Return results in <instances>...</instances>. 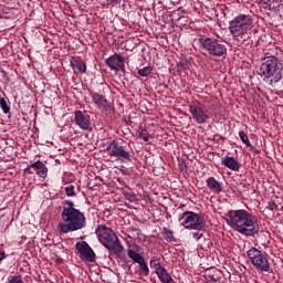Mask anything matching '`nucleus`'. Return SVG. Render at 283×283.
I'll use <instances>...</instances> for the list:
<instances>
[{
    "label": "nucleus",
    "mask_w": 283,
    "mask_h": 283,
    "mask_svg": "<svg viewBox=\"0 0 283 283\" xmlns=\"http://www.w3.org/2000/svg\"><path fill=\"white\" fill-rule=\"evenodd\" d=\"M192 238H195V240H200V238H202V233L193 232Z\"/></svg>",
    "instance_id": "72a5a7b5"
},
{
    "label": "nucleus",
    "mask_w": 283,
    "mask_h": 283,
    "mask_svg": "<svg viewBox=\"0 0 283 283\" xmlns=\"http://www.w3.org/2000/svg\"><path fill=\"white\" fill-rule=\"evenodd\" d=\"M188 67H189V64L187 62H179L177 64V71L179 73L185 72V70H188Z\"/></svg>",
    "instance_id": "c85d7f7f"
},
{
    "label": "nucleus",
    "mask_w": 283,
    "mask_h": 283,
    "mask_svg": "<svg viewBox=\"0 0 283 283\" xmlns=\"http://www.w3.org/2000/svg\"><path fill=\"white\" fill-rule=\"evenodd\" d=\"M268 209H269L270 211H277V209H279V208H277V203H275V201H270Z\"/></svg>",
    "instance_id": "7c9ffc66"
},
{
    "label": "nucleus",
    "mask_w": 283,
    "mask_h": 283,
    "mask_svg": "<svg viewBox=\"0 0 283 283\" xmlns=\"http://www.w3.org/2000/svg\"><path fill=\"white\" fill-rule=\"evenodd\" d=\"M189 112L192 116V120L198 125H205V123L209 122V114L206 113L205 105H202L200 101H192L189 105Z\"/></svg>",
    "instance_id": "9d476101"
},
{
    "label": "nucleus",
    "mask_w": 283,
    "mask_h": 283,
    "mask_svg": "<svg viewBox=\"0 0 283 283\" xmlns=\"http://www.w3.org/2000/svg\"><path fill=\"white\" fill-rule=\"evenodd\" d=\"M179 224L185 229L205 231V221L200 214L193 211H186L179 214Z\"/></svg>",
    "instance_id": "0eeeda50"
},
{
    "label": "nucleus",
    "mask_w": 283,
    "mask_h": 283,
    "mask_svg": "<svg viewBox=\"0 0 283 283\" xmlns=\"http://www.w3.org/2000/svg\"><path fill=\"white\" fill-rule=\"evenodd\" d=\"M150 269H155V273H158L164 266L160 264V261L158 258L154 256L150 259Z\"/></svg>",
    "instance_id": "4be33fe9"
},
{
    "label": "nucleus",
    "mask_w": 283,
    "mask_h": 283,
    "mask_svg": "<svg viewBox=\"0 0 283 283\" xmlns=\"http://www.w3.org/2000/svg\"><path fill=\"white\" fill-rule=\"evenodd\" d=\"M0 19H1V14H0Z\"/></svg>",
    "instance_id": "58836bf2"
},
{
    "label": "nucleus",
    "mask_w": 283,
    "mask_h": 283,
    "mask_svg": "<svg viewBox=\"0 0 283 283\" xmlns=\"http://www.w3.org/2000/svg\"><path fill=\"white\" fill-rule=\"evenodd\" d=\"M128 258H130V260H133V262H136V264H138V262H140L142 260H144L145 258L143 255H140L138 252L129 249L128 250Z\"/></svg>",
    "instance_id": "aec40b11"
},
{
    "label": "nucleus",
    "mask_w": 283,
    "mask_h": 283,
    "mask_svg": "<svg viewBox=\"0 0 283 283\" xmlns=\"http://www.w3.org/2000/svg\"><path fill=\"white\" fill-rule=\"evenodd\" d=\"M262 8H264V10H271V3H269L268 1H262L261 3Z\"/></svg>",
    "instance_id": "2f4dec72"
},
{
    "label": "nucleus",
    "mask_w": 283,
    "mask_h": 283,
    "mask_svg": "<svg viewBox=\"0 0 283 283\" xmlns=\"http://www.w3.org/2000/svg\"><path fill=\"white\" fill-rule=\"evenodd\" d=\"M71 66L73 67V70H77L80 74H85V72H87V65H85V62H83L81 57H72Z\"/></svg>",
    "instance_id": "a211bd4d"
},
{
    "label": "nucleus",
    "mask_w": 283,
    "mask_h": 283,
    "mask_svg": "<svg viewBox=\"0 0 283 283\" xmlns=\"http://www.w3.org/2000/svg\"><path fill=\"white\" fill-rule=\"evenodd\" d=\"M239 137L242 140V143L245 145V147H249L251 150H253V145H251V142L249 140V136H247V133H244V130L239 132Z\"/></svg>",
    "instance_id": "5701e85b"
},
{
    "label": "nucleus",
    "mask_w": 283,
    "mask_h": 283,
    "mask_svg": "<svg viewBox=\"0 0 283 283\" xmlns=\"http://www.w3.org/2000/svg\"><path fill=\"white\" fill-rule=\"evenodd\" d=\"M226 222L233 231L247 235V238H255L260 233L258 218L245 209L229 210L226 214Z\"/></svg>",
    "instance_id": "f257e3e1"
},
{
    "label": "nucleus",
    "mask_w": 283,
    "mask_h": 283,
    "mask_svg": "<svg viewBox=\"0 0 283 283\" xmlns=\"http://www.w3.org/2000/svg\"><path fill=\"white\" fill-rule=\"evenodd\" d=\"M91 97L93 103H95V105H97L98 107H103L104 109H106V112L112 109V103H109L107 98H105V96L98 93H91Z\"/></svg>",
    "instance_id": "4468645a"
},
{
    "label": "nucleus",
    "mask_w": 283,
    "mask_h": 283,
    "mask_svg": "<svg viewBox=\"0 0 283 283\" xmlns=\"http://www.w3.org/2000/svg\"><path fill=\"white\" fill-rule=\"evenodd\" d=\"M164 238L166 242H176V238L174 237V231L168 228H163Z\"/></svg>",
    "instance_id": "412c9836"
},
{
    "label": "nucleus",
    "mask_w": 283,
    "mask_h": 283,
    "mask_svg": "<svg viewBox=\"0 0 283 283\" xmlns=\"http://www.w3.org/2000/svg\"><path fill=\"white\" fill-rule=\"evenodd\" d=\"M138 136L145 143H149V132L147 129L143 128V126L139 127Z\"/></svg>",
    "instance_id": "393cba45"
},
{
    "label": "nucleus",
    "mask_w": 283,
    "mask_h": 283,
    "mask_svg": "<svg viewBox=\"0 0 283 283\" xmlns=\"http://www.w3.org/2000/svg\"><path fill=\"white\" fill-rule=\"evenodd\" d=\"M61 218L63 222L57 224V232L60 235L81 231V229H85V224H87L85 214L81 212V210L74 208V201H63Z\"/></svg>",
    "instance_id": "f03ea898"
},
{
    "label": "nucleus",
    "mask_w": 283,
    "mask_h": 283,
    "mask_svg": "<svg viewBox=\"0 0 283 283\" xmlns=\"http://www.w3.org/2000/svg\"><path fill=\"white\" fill-rule=\"evenodd\" d=\"M247 255L252 266H254L256 271H271V263H269V259H266V255H264L262 250H258V248H251L247 251Z\"/></svg>",
    "instance_id": "1a4fd4ad"
},
{
    "label": "nucleus",
    "mask_w": 283,
    "mask_h": 283,
    "mask_svg": "<svg viewBox=\"0 0 283 283\" xmlns=\"http://www.w3.org/2000/svg\"><path fill=\"white\" fill-rule=\"evenodd\" d=\"M221 165L230 169L231 171H240V163L233 157L226 156L221 158Z\"/></svg>",
    "instance_id": "2eb2a0df"
},
{
    "label": "nucleus",
    "mask_w": 283,
    "mask_h": 283,
    "mask_svg": "<svg viewBox=\"0 0 283 283\" xmlns=\"http://www.w3.org/2000/svg\"><path fill=\"white\" fill-rule=\"evenodd\" d=\"M229 30L233 39H244L253 30V18L248 14L237 15L230 21Z\"/></svg>",
    "instance_id": "39448f33"
},
{
    "label": "nucleus",
    "mask_w": 283,
    "mask_h": 283,
    "mask_svg": "<svg viewBox=\"0 0 283 283\" xmlns=\"http://www.w3.org/2000/svg\"><path fill=\"white\" fill-rule=\"evenodd\" d=\"M0 107L3 112V114H10V106L8 105V102L6 98H0Z\"/></svg>",
    "instance_id": "a878e982"
},
{
    "label": "nucleus",
    "mask_w": 283,
    "mask_h": 283,
    "mask_svg": "<svg viewBox=\"0 0 283 283\" xmlns=\"http://www.w3.org/2000/svg\"><path fill=\"white\" fill-rule=\"evenodd\" d=\"M95 233L101 244H103V247H105V249L108 251H113L115 255H120V253L125 251V248L123 244H120L118 235H116V232H114L112 228L98 226L95 230Z\"/></svg>",
    "instance_id": "20e7f679"
},
{
    "label": "nucleus",
    "mask_w": 283,
    "mask_h": 283,
    "mask_svg": "<svg viewBox=\"0 0 283 283\" xmlns=\"http://www.w3.org/2000/svg\"><path fill=\"white\" fill-rule=\"evenodd\" d=\"M74 116V123L77 125V127H80V129L92 132V118L87 113L75 111Z\"/></svg>",
    "instance_id": "9b49d317"
},
{
    "label": "nucleus",
    "mask_w": 283,
    "mask_h": 283,
    "mask_svg": "<svg viewBox=\"0 0 283 283\" xmlns=\"http://www.w3.org/2000/svg\"><path fill=\"white\" fill-rule=\"evenodd\" d=\"M126 125H132V120H130V119L127 120V122H126Z\"/></svg>",
    "instance_id": "4c0bfd02"
},
{
    "label": "nucleus",
    "mask_w": 283,
    "mask_h": 283,
    "mask_svg": "<svg viewBox=\"0 0 283 283\" xmlns=\"http://www.w3.org/2000/svg\"><path fill=\"white\" fill-rule=\"evenodd\" d=\"M1 74H2V77L8 81V73L6 72V70L1 69L0 70Z\"/></svg>",
    "instance_id": "f704fd0d"
},
{
    "label": "nucleus",
    "mask_w": 283,
    "mask_h": 283,
    "mask_svg": "<svg viewBox=\"0 0 283 283\" xmlns=\"http://www.w3.org/2000/svg\"><path fill=\"white\" fill-rule=\"evenodd\" d=\"M6 260V252H0V262Z\"/></svg>",
    "instance_id": "c9c22d12"
},
{
    "label": "nucleus",
    "mask_w": 283,
    "mask_h": 283,
    "mask_svg": "<svg viewBox=\"0 0 283 283\" xmlns=\"http://www.w3.org/2000/svg\"><path fill=\"white\" fill-rule=\"evenodd\" d=\"M105 63L109 70L114 72H125V60L123 55L115 53L105 60Z\"/></svg>",
    "instance_id": "f8f14e48"
},
{
    "label": "nucleus",
    "mask_w": 283,
    "mask_h": 283,
    "mask_svg": "<svg viewBox=\"0 0 283 283\" xmlns=\"http://www.w3.org/2000/svg\"><path fill=\"white\" fill-rule=\"evenodd\" d=\"M32 169H34V167H30V165H29L27 168H24V174H30V175L34 174V171H32Z\"/></svg>",
    "instance_id": "473e14b6"
},
{
    "label": "nucleus",
    "mask_w": 283,
    "mask_h": 283,
    "mask_svg": "<svg viewBox=\"0 0 283 283\" xmlns=\"http://www.w3.org/2000/svg\"><path fill=\"white\" fill-rule=\"evenodd\" d=\"M199 43L210 56H224L227 54V44L216 38H200Z\"/></svg>",
    "instance_id": "423d86ee"
},
{
    "label": "nucleus",
    "mask_w": 283,
    "mask_h": 283,
    "mask_svg": "<svg viewBox=\"0 0 283 283\" xmlns=\"http://www.w3.org/2000/svg\"><path fill=\"white\" fill-rule=\"evenodd\" d=\"M259 75L263 80V83L268 85H277L283 78V64L275 55L265 54L262 57V63L259 69Z\"/></svg>",
    "instance_id": "7ed1b4c3"
},
{
    "label": "nucleus",
    "mask_w": 283,
    "mask_h": 283,
    "mask_svg": "<svg viewBox=\"0 0 283 283\" xmlns=\"http://www.w3.org/2000/svg\"><path fill=\"white\" fill-rule=\"evenodd\" d=\"M206 182H207L208 189H210V191H212V193H217V195L222 193V191H223L222 184L220 181H218L216 178L209 177L206 180Z\"/></svg>",
    "instance_id": "dca6fc26"
},
{
    "label": "nucleus",
    "mask_w": 283,
    "mask_h": 283,
    "mask_svg": "<svg viewBox=\"0 0 283 283\" xmlns=\"http://www.w3.org/2000/svg\"><path fill=\"white\" fill-rule=\"evenodd\" d=\"M64 191L67 198H74V196H76V192L74 191V185L66 186L64 188Z\"/></svg>",
    "instance_id": "bb28decb"
},
{
    "label": "nucleus",
    "mask_w": 283,
    "mask_h": 283,
    "mask_svg": "<svg viewBox=\"0 0 283 283\" xmlns=\"http://www.w3.org/2000/svg\"><path fill=\"white\" fill-rule=\"evenodd\" d=\"M106 151L112 158H117L118 160H120L122 158V160L132 163V151H129V149H127V147L123 145V140H111L106 146Z\"/></svg>",
    "instance_id": "6e6552de"
},
{
    "label": "nucleus",
    "mask_w": 283,
    "mask_h": 283,
    "mask_svg": "<svg viewBox=\"0 0 283 283\" xmlns=\"http://www.w3.org/2000/svg\"><path fill=\"white\" fill-rule=\"evenodd\" d=\"M30 167L36 170V175L40 176V178H48V166H45L43 161L38 160L31 164Z\"/></svg>",
    "instance_id": "f3484780"
},
{
    "label": "nucleus",
    "mask_w": 283,
    "mask_h": 283,
    "mask_svg": "<svg viewBox=\"0 0 283 283\" xmlns=\"http://www.w3.org/2000/svg\"><path fill=\"white\" fill-rule=\"evenodd\" d=\"M151 71H153V69H151V66H145L144 69H140V70H138V74H139V76H149V74H151Z\"/></svg>",
    "instance_id": "cd10ccee"
},
{
    "label": "nucleus",
    "mask_w": 283,
    "mask_h": 283,
    "mask_svg": "<svg viewBox=\"0 0 283 283\" xmlns=\"http://www.w3.org/2000/svg\"><path fill=\"white\" fill-rule=\"evenodd\" d=\"M157 277H159L161 283H171L174 282V277H171V274L167 272V269L161 268L158 272H156Z\"/></svg>",
    "instance_id": "6ab92c4d"
},
{
    "label": "nucleus",
    "mask_w": 283,
    "mask_h": 283,
    "mask_svg": "<svg viewBox=\"0 0 283 283\" xmlns=\"http://www.w3.org/2000/svg\"><path fill=\"white\" fill-rule=\"evenodd\" d=\"M137 264H139V271L143 275H149V266L147 265V262H145V259H142Z\"/></svg>",
    "instance_id": "b1692460"
},
{
    "label": "nucleus",
    "mask_w": 283,
    "mask_h": 283,
    "mask_svg": "<svg viewBox=\"0 0 283 283\" xmlns=\"http://www.w3.org/2000/svg\"><path fill=\"white\" fill-rule=\"evenodd\" d=\"M75 249L80 253V255H83L85 258V260H87L88 262H94L95 260L94 250L90 248V244L87 242L78 241L75 244Z\"/></svg>",
    "instance_id": "ddd939ff"
},
{
    "label": "nucleus",
    "mask_w": 283,
    "mask_h": 283,
    "mask_svg": "<svg viewBox=\"0 0 283 283\" xmlns=\"http://www.w3.org/2000/svg\"><path fill=\"white\" fill-rule=\"evenodd\" d=\"M241 187H242L243 189H249V184H241Z\"/></svg>",
    "instance_id": "e433bc0d"
},
{
    "label": "nucleus",
    "mask_w": 283,
    "mask_h": 283,
    "mask_svg": "<svg viewBox=\"0 0 283 283\" xmlns=\"http://www.w3.org/2000/svg\"><path fill=\"white\" fill-rule=\"evenodd\" d=\"M125 199L128 200V202H136V195H132L129 192H126L124 195Z\"/></svg>",
    "instance_id": "c756f323"
}]
</instances>
